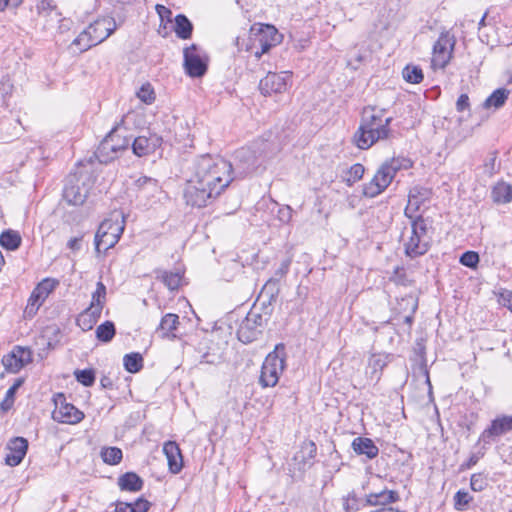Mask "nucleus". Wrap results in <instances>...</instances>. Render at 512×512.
I'll return each instance as SVG.
<instances>
[{
    "mask_svg": "<svg viewBox=\"0 0 512 512\" xmlns=\"http://www.w3.org/2000/svg\"><path fill=\"white\" fill-rule=\"evenodd\" d=\"M385 130L378 131L371 126H360L353 135V143L362 150L369 149L377 141L384 140Z\"/></svg>",
    "mask_w": 512,
    "mask_h": 512,
    "instance_id": "a211bd4d",
    "label": "nucleus"
},
{
    "mask_svg": "<svg viewBox=\"0 0 512 512\" xmlns=\"http://www.w3.org/2000/svg\"><path fill=\"white\" fill-rule=\"evenodd\" d=\"M24 382H25L24 378H22V377L17 378L15 380V382L13 383V385L11 387H9V389L6 391L5 397L0 403V409L3 412H7L12 408L14 401H15V395H16L18 389L24 384Z\"/></svg>",
    "mask_w": 512,
    "mask_h": 512,
    "instance_id": "c9c22d12",
    "label": "nucleus"
},
{
    "mask_svg": "<svg viewBox=\"0 0 512 512\" xmlns=\"http://www.w3.org/2000/svg\"><path fill=\"white\" fill-rule=\"evenodd\" d=\"M276 301H270L269 298H261L259 301L257 300L255 303H259L257 305L258 311L264 313L265 317H271L274 311V303Z\"/></svg>",
    "mask_w": 512,
    "mask_h": 512,
    "instance_id": "680f3d73",
    "label": "nucleus"
},
{
    "mask_svg": "<svg viewBox=\"0 0 512 512\" xmlns=\"http://www.w3.org/2000/svg\"><path fill=\"white\" fill-rule=\"evenodd\" d=\"M403 302H407V304L411 305V311L410 314L406 315L403 318V323L408 326V331L411 330L412 324L414 322V315L418 309V298L413 297L412 295H408L404 298H402Z\"/></svg>",
    "mask_w": 512,
    "mask_h": 512,
    "instance_id": "5fc2aeb1",
    "label": "nucleus"
},
{
    "mask_svg": "<svg viewBox=\"0 0 512 512\" xmlns=\"http://www.w3.org/2000/svg\"><path fill=\"white\" fill-rule=\"evenodd\" d=\"M283 36L271 24L255 23L249 30L245 50L254 54L257 59L268 53L272 47L282 42Z\"/></svg>",
    "mask_w": 512,
    "mask_h": 512,
    "instance_id": "7ed1b4c3",
    "label": "nucleus"
},
{
    "mask_svg": "<svg viewBox=\"0 0 512 512\" xmlns=\"http://www.w3.org/2000/svg\"><path fill=\"white\" fill-rule=\"evenodd\" d=\"M291 263V257L283 259L280 263V266L275 270L274 276L272 278H278V281H280V279L286 276V274L289 272Z\"/></svg>",
    "mask_w": 512,
    "mask_h": 512,
    "instance_id": "e2e57ef3",
    "label": "nucleus"
},
{
    "mask_svg": "<svg viewBox=\"0 0 512 512\" xmlns=\"http://www.w3.org/2000/svg\"><path fill=\"white\" fill-rule=\"evenodd\" d=\"M488 486V478L484 473H474L470 478V487L474 492H482Z\"/></svg>",
    "mask_w": 512,
    "mask_h": 512,
    "instance_id": "6e6d98bb",
    "label": "nucleus"
},
{
    "mask_svg": "<svg viewBox=\"0 0 512 512\" xmlns=\"http://www.w3.org/2000/svg\"><path fill=\"white\" fill-rule=\"evenodd\" d=\"M410 220L411 234L404 240V254L410 259L425 255L431 248L432 237L428 234L432 229V220L423 215L408 218Z\"/></svg>",
    "mask_w": 512,
    "mask_h": 512,
    "instance_id": "f03ea898",
    "label": "nucleus"
},
{
    "mask_svg": "<svg viewBox=\"0 0 512 512\" xmlns=\"http://www.w3.org/2000/svg\"><path fill=\"white\" fill-rule=\"evenodd\" d=\"M124 121L116 124L106 137L100 142L97 150L94 152V157L102 164H108L117 157V153L122 150H127L130 145V139L123 137L121 143H114L117 131Z\"/></svg>",
    "mask_w": 512,
    "mask_h": 512,
    "instance_id": "0eeeda50",
    "label": "nucleus"
},
{
    "mask_svg": "<svg viewBox=\"0 0 512 512\" xmlns=\"http://www.w3.org/2000/svg\"><path fill=\"white\" fill-rule=\"evenodd\" d=\"M59 285V281L54 278H45L39 282L33 289L24 313L27 317L32 318L36 315L38 309L46 300L51 292Z\"/></svg>",
    "mask_w": 512,
    "mask_h": 512,
    "instance_id": "9b49d317",
    "label": "nucleus"
},
{
    "mask_svg": "<svg viewBox=\"0 0 512 512\" xmlns=\"http://www.w3.org/2000/svg\"><path fill=\"white\" fill-rule=\"evenodd\" d=\"M414 352L421 358V364L426 367V346L423 338L416 340Z\"/></svg>",
    "mask_w": 512,
    "mask_h": 512,
    "instance_id": "0e129e2a",
    "label": "nucleus"
},
{
    "mask_svg": "<svg viewBox=\"0 0 512 512\" xmlns=\"http://www.w3.org/2000/svg\"><path fill=\"white\" fill-rule=\"evenodd\" d=\"M163 453L167 458L168 469L172 474L181 472L184 461L181 449L175 441H167L163 445Z\"/></svg>",
    "mask_w": 512,
    "mask_h": 512,
    "instance_id": "aec40b11",
    "label": "nucleus"
},
{
    "mask_svg": "<svg viewBox=\"0 0 512 512\" xmlns=\"http://www.w3.org/2000/svg\"><path fill=\"white\" fill-rule=\"evenodd\" d=\"M86 29L92 38V43L85 44V48H91L102 43L113 34L117 29V24L113 17L105 16L95 20Z\"/></svg>",
    "mask_w": 512,
    "mask_h": 512,
    "instance_id": "4468645a",
    "label": "nucleus"
},
{
    "mask_svg": "<svg viewBox=\"0 0 512 512\" xmlns=\"http://www.w3.org/2000/svg\"><path fill=\"white\" fill-rule=\"evenodd\" d=\"M180 325L179 316L175 313L165 314L156 328V333L162 339L174 340L177 335L174 333Z\"/></svg>",
    "mask_w": 512,
    "mask_h": 512,
    "instance_id": "b1692460",
    "label": "nucleus"
},
{
    "mask_svg": "<svg viewBox=\"0 0 512 512\" xmlns=\"http://www.w3.org/2000/svg\"><path fill=\"white\" fill-rule=\"evenodd\" d=\"M162 142V137L156 134H151L149 137L141 135L133 140L131 148L137 157H144L154 153Z\"/></svg>",
    "mask_w": 512,
    "mask_h": 512,
    "instance_id": "6ab92c4d",
    "label": "nucleus"
},
{
    "mask_svg": "<svg viewBox=\"0 0 512 512\" xmlns=\"http://www.w3.org/2000/svg\"><path fill=\"white\" fill-rule=\"evenodd\" d=\"M102 311L87 307L76 318V324L82 331L91 330L101 317Z\"/></svg>",
    "mask_w": 512,
    "mask_h": 512,
    "instance_id": "cd10ccee",
    "label": "nucleus"
},
{
    "mask_svg": "<svg viewBox=\"0 0 512 512\" xmlns=\"http://www.w3.org/2000/svg\"><path fill=\"white\" fill-rule=\"evenodd\" d=\"M383 191H385V187L375 174L370 182L364 184L362 193L363 196L367 198H374L381 194Z\"/></svg>",
    "mask_w": 512,
    "mask_h": 512,
    "instance_id": "a18cd8bd",
    "label": "nucleus"
},
{
    "mask_svg": "<svg viewBox=\"0 0 512 512\" xmlns=\"http://www.w3.org/2000/svg\"><path fill=\"white\" fill-rule=\"evenodd\" d=\"M404 80L411 84H419L424 79L422 69L417 65L408 64L402 71Z\"/></svg>",
    "mask_w": 512,
    "mask_h": 512,
    "instance_id": "58836bf2",
    "label": "nucleus"
},
{
    "mask_svg": "<svg viewBox=\"0 0 512 512\" xmlns=\"http://www.w3.org/2000/svg\"><path fill=\"white\" fill-rule=\"evenodd\" d=\"M106 301V286L102 281L96 284V290L92 293V299L89 307L102 311Z\"/></svg>",
    "mask_w": 512,
    "mask_h": 512,
    "instance_id": "ea45409f",
    "label": "nucleus"
},
{
    "mask_svg": "<svg viewBox=\"0 0 512 512\" xmlns=\"http://www.w3.org/2000/svg\"><path fill=\"white\" fill-rule=\"evenodd\" d=\"M131 503L130 512H148L152 504L143 496L138 497L134 502Z\"/></svg>",
    "mask_w": 512,
    "mask_h": 512,
    "instance_id": "bf43d9fd",
    "label": "nucleus"
},
{
    "mask_svg": "<svg viewBox=\"0 0 512 512\" xmlns=\"http://www.w3.org/2000/svg\"><path fill=\"white\" fill-rule=\"evenodd\" d=\"M291 85L292 72H268L267 75L260 80L258 89L263 96L268 97L273 94L285 93Z\"/></svg>",
    "mask_w": 512,
    "mask_h": 512,
    "instance_id": "6e6552de",
    "label": "nucleus"
},
{
    "mask_svg": "<svg viewBox=\"0 0 512 512\" xmlns=\"http://www.w3.org/2000/svg\"><path fill=\"white\" fill-rule=\"evenodd\" d=\"M56 409L53 411V419L67 424H77L84 418V413L71 403L65 402L63 393L55 399Z\"/></svg>",
    "mask_w": 512,
    "mask_h": 512,
    "instance_id": "2eb2a0df",
    "label": "nucleus"
},
{
    "mask_svg": "<svg viewBox=\"0 0 512 512\" xmlns=\"http://www.w3.org/2000/svg\"><path fill=\"white\" fill-rule=\"evenodd\" d=\"M156 278L161 280L170 290H177L180 287L182 274L180 272L155 270Z\"/></svg>",
    "mask_w": 512,
    "mask_h": 512,
    "instance_id": "72a5a7b5",
    "label": "nucleus"
},
{
    "mask_svg": "<svg viewBox=\"0 0 512 512\" xmlns=\"http://www.w3.org/2000/svg\"><path fill=\"white\" fill-rule=\"evenodd\" d=\"M491 198L496 204H506L512 201V185L504 181L497 182L491 190Z\"/></svg>",
    "mask_w": 512,
    "mask_h": 512,
    "instance_id": "c756f323",
    "label": "nucleus"
},
{
    "mask_svg": "<svg viewBox=\"0 0 512 512\" xmlns=\"http://www.w3.org/2000/svg\"><path fill=\"white\" fill-rule=\"evenodd\" d=\"M121 218V223L118 222V219L115 221L112 219H105L100 223L94 239L95 252L97 255L106 253L120 240L125 228L123 214H121Z\"/></svg>",
    "mask_w": 512,
    "mask_h": 512,
    "instance_id": "39448f33",
    "label": "nucleus"
},
{
    "mask_svg": "<svg viewBox=\"0 0 512 512\" xmlns=\"http://www.w3.org/2000/svg\"><path fill=\"white\" fill-rule=\"evenodd\" d=\"M117 484L121 491L139 492L143 489L144 481L137 473L128 471L118 477Z\"/></svg>",
    "mask_w": 512,
    "mask_h": 512,
    "instance_id": "bb28decb",
    "label": "nucleus"
},
{
    "mask_svg": "<svg viewBox=\"0 0 512 512\" xmlns=\"http://www.w3.org/2000/svg\"><path fill=\"white\" fill-rule=\"evenodd\" d=\"M351 446L356 454L365 455L370 460L376 458L379 454V448L372 439L367 437H356Z\"/></svg>",
    "mask_w": 512,
    "mask_h": 512,
    "instance_id": "a878e982",
    "label": "nucleus"
},
{
    "mask_svg": "<svg viewBox=\"0 0 512 512\" xmlns=\"http://www.w3.org/2000/svg\"><path fill=\"white\" fill-rule=\"evenodd\" d=\"M394 168L388 167V164L385 162L382 163V165L379 167V169L376 172V176L380 180V182L383 184L385 189L391 184L392 180L394 179Z\"/></svg>",
    "mask_w": 512,
    "mask_h": 512,
    "instance_id": "603ef678",
    "label": "nucleus"
},
{
    "mask_svg": "<svg viewBox=\"0 0 512 512\" xmlns=\"http://www.w3.org/2000/svg\"><path fill=\"white\" fill-rule=\"evenodd\" d=\"M5 126L12 127L11 132H8V134L3 137L6 141H10L14 137H19L23 129L19 119L4 118L0 123V129L3 131Z\"/></svg>",
    "mask_w": 512,
    "mask_h": 512,
    "instance_id": "c03bdc74",
    "label": "nucleus"
},
{
    "mask_svg": "<svg viewBox=\"0 0 512 512\" xmlns=\"http://www.w3.org/2000/svg\"><path fill=\"white\" fill-rule=\"evenodd\" d=\"M317 454V446L312 440H305L301 444V449L297 452L292 461L297 465V469L304 473L307 468H310L313 463H308L309 460L314 459Z\"/></svg>",
    "mask_w": 512,
    "mask_h": 512,
    "instance_id": "412c9836",
    "label": "nucleus"
},
{
    "mask_svg": "<svg viewBox=\"0 0 512 512\" xmlns=\"http://www.w3.org/2000/svg\"><path fill=\"white\" fill-rule=\"evenodd\" d=\"M101 457L106 464L117 465L122 461L123 453L120 448L112 446L103 448L101 451Z\"/></svg>",
    "mask_w": 512,
    "mask_h": 512,
    "instance_id": "79ce46f5",
    "label": "nucleus"
},
{
    "mask_svg": "<svg viewBox=\"0 0 512 512\" xmlns=\"http://www.w3.org/2000/svg\"><path fill=\"white\" fill-rule=\"evenodd\" d=\"M143 357L139 352H131L123 357V365L127 372L135 374L143 368Z\"/></svg>",
    "mask_w": 512,
    "mask_h": 512,
    "instance_id": "f704fd0d",
    "label": "nucleus"
},
{
    "mask_svg": "<svg viewBox=\"0 0 512 512\" xmlns=\"http://www.w3.org/2000/svg\"><path fill=\"white\" fill-rule=\"evenodd\" d=\"M429 195L430 191L428 189L417 186L411 189L408 195V204L404 209V216L406 218L416 217V212L429 199Z\"/></svg>",
    "mask_w": 512,
    "mask_h": 512,
    "instance_id": "4be33fe9",
    "label": "nucleus"
},
{
    "mask_svg": "<svg viewBox=\"0 0 512 512\" xmlns=\"http://www.w3.org/2000/svg\"><path fill=\"white\" fill-rule=\"evenodd\" d=\"M32 350L29 347L16 345L2 357V365L9 373H18L22 368L33 361Z\"/></svg>",
    "mask_w": 512,
    "mask_h": 512,
    "instance_id": "ddd939ff",
    "label": "nucleus"
},
{
    "mask_svg": "<svg viewBox=\"0 0 512 512\" xmlns=\"http://www.w3.org/2000/svg\"><path fill=\"white\" fill-rule=\"evenodd\" d=\"M91 39L90 34L85 29L73 40L72 45L78 46L80 52H85L89 49L85 48V44L92 43Z\"/></svg>",
    "mask_w": 512,
    "mask_h": 512,
    "instance_id": "052dcab7",
    "label": "nucleus"
},
{
    "mask_svg": "<svg viewBox=\"0 0 512 512\" xmlns=\"http://www.w3.org/2000/svg\"><path fill=\"white\" fill-rule=\"evenodd\" d=\"M510 91L506 88H498L494 90L483 102L482 107L485 109H499L506 103Z\"/></svg>",
    "mask_w": 512,
    "mask_h": 512,
    "instance_id": "2f4dec72",
    "label": "nucleus"
},
{
    "mask_svg": "<svg viewBox=\"0 0 512 512\" xmlns=\"http://www.w3.org/2000/svg\"><path fill=\"white\" fill-rule=\"evenodd\" d=\"M286 346L284 343L275 345L274 350L268 353L261 367L259 384L262 388L275 387L280 375L286 369Z\"/></svg>",
    "mask_w": 512,
    "mask_h": 512,
    "instance_id": "20e7f679",
    "label": "nucleus"
},
{
    "mask_svg": "<svg viewBox=\"0 0 512 512\" xmlns=\"http://www.w3.org/2000/svg\"><path fill=\"white\" fill-rule=\"evenodd\" d=\"M400 500L399 493L395 490L384 489L378 493H370L366 495L363 506H383L396 503Z\"/></svg>",
    "mask_w": 512,
    "mask_h": 512,
    "instance_id": "5701e85b",
    "label": "nucleus"
},
{
    "mask_svg": "<svg viewBox=\"0 0 512 512\" xmlns=\"http://www.w3.org/2000/svg\"><path fill=\"white\" fill-rule=\"evenodd\" d=\"M198 50V45L191 44L183 51V66L186 74L192 78H200L208 70L209 58L206 54H200Z\"/></svg>",
    "mask_w": 512,
    "mask_h": 512,
    "instance_id": "1a4fd4ad",
    "label": "nucleus"
},
{
    "mask_svg": "<svg viewBox=\"0 0 512 512\" xmlns=\"http://www.w3.org/2000/svg\"><path fill=\"white\" fill-rule=\"evenodd\" d=\"M389 362V355H372L369 359V367L372 368L373 373L382 372V370L387 366Z\"/></svg>",
    "mask_w": 512,
    "mask_h": 512,
    "instance_id": "4d7b16f0",
    "label": "nucleus"
},
{
    "mask_svg": "<svg viewBox=\"0 0 512 512\" xmlns=\"http://www.w3.org/2000/svg\"><path fill=\"white\" fill-rule=\"evenodd\" d=\"M28 446V440L24 437L10 439L6 447L9 453L6 454L5 463L11 467L18 466L26 456Z\"/></svg>",
    "mask_w": 512,
    "mask_h": 512,
    "instance_id": "f3484780",
    "label": "nucleus"
},
{
    "mask_svg": "<svg viewBox=\"0 0 512 512\" xmlns=\"http://www.w3.org/2000/svg\"><path fill=\"white\" fill-rule=\"evenodd\" d=\"M456 45V38L449 31H443L433 45L432 65L445 68L450 62Z\"/></svg>",
    "mask_w": 512,
    "mask_h": 512,
    "instance_id": "9d476101",
    "label": "nucleus"
},
{
    "mask_svg": "<svg viewBox=\"0 0 512 512\" xmlns=\"http://www.w3.org/2000/svg\"><path fill=\"white\" fill-rule=\"evenodd\" d=\"M480 262V256L478 252L468 250L461 254L459 263L470 269H477Z\"/></svg>",
    "mask_w": 512,
    "mask_h": 512,
    "instance_id": "3c124183",
    "label": "nucleus"
},
{
    "mask_svg": "<svg viewBox=\"0 0 512 512\" xmlns=\"http://www.w3.org/2000/svg\"><path fill=\"white\" fill-rule=\"evenodd\" d=\"M193 23L184 14H177L174 19L173 30L179 39L187 40L192 37Z\"/></svg>",
    "mask_w": 512,
    "mask_h": 512,
    "instance_id": "c85d7f7f",
    "label": "nucleus"
},
{
    "mask_svg": "<svg viewBox=\"0 0 512 512\" xmlns=\"http://www.w3.org/2000/svg\"><path fill=\"white\" fill-rule=\"evenodd\" d=\"M137 96L146 104H151L155 100V92L149 83L141 86L137 92Z\"/></svg>",
    "mask_w": 512,
    "mask_h": 512,
    "instance_id": "13d9d810",
    "label": "nucleus"
},
{
    "mask_svg": "<svg viewBox=\"0 0 512 512\" xmlns=\"http://www.w3.org/2000/svg\"><path fill=\"white\" fill-rule=\"evenodd\" d=\"M264 330L258 328L257 324L251 323L246 317L241 321L237 329V338L243 344H250L259 339Z\"/></svg>",
    "mask_w": 512,
    "mask_h": 512,
    "instance_id": "393cba45",
    "label": "nucleus"
},
{
    "mask_svg": "<svg viewBox=\"0 0 512 512\" xmlns=\"http://www.w3.org/2000/svg\"><path fill=\"white\" fill-rule=\"evenodd\" d=\"M246 318L251 320V323L257 324L258 328L265 329L271 317L264 315L258 311L257 303H254L251 310L247 313Z\"/></svg>",
    "mask_w": 512,
    "mask_h": 512,
    "instance_id": "09e8293b",
    "label": "nucleus"
},
{
    "mask_svg": "<svg viewBox=\"0 0 512 512\" xmlns=\"http://www.w3.org/2000/svg\"><path fill=\"white\" fill-rule=\"evenodd\" d=\"M389 279L396 285L404 287L412 286L414 283L412 279H409L405 268L402 266L395 267Z\"/></svg>",
    "mask_w": 512,
    "mask_h": 512,
    "instance_id": "49530a36",
    "label": "nucleus"
},
{
    "mask_svg": "<svg viewBox=\"0 0 512 512\" xmlns=\"http://www.w3.org/2000/svg\"><path fill=\"white\" fill-rule=\"evenodd\" d=\"M74 377L84 387H91L95 383L96 372L93 368L77 369L74 371Z\"/></svg>",
    "mask_w": 512,
    "mask_h": 512,
    "instance_id": "37998d69",
    "label": "nucleus"
},
{
    "mask_svg": "<svg viewBox=\"0 0 512 512\" xmlns=\"http://www.w3.org/2000/svg\"><path fill=\"white\" fill-rule=\"evenodd\" d=\"M280 292L279 281L278 278H270L266 281L263 286L259 296L258 301L261 298H269L270 301H276Z\"/></svg>",
    "mask_w": 512,
    "mask_h": 512,
    "instance_id": "4c0bfd02",
    "label": "nucleus"
},
{
    "mask_svg": "<svg viewBox=\"0 0 512 512\" xmlns=\"http://www.w3.org/2000/svg\"><path fill=\"white\" fill-rule=\"evenodd\" d=\"M385 109H377L376 106H366L363 108L360 126H371L372 129H378V123L383 117Z\"/></svg>",
    "mask_w": 512,
    "mask_h": 512,
    "instance_id": "7c9ffc66",
    "label": "nucleus"
},
{
    "mask_svg": "<svg viewBox=\"0 0 512 512\" xmlns=\"http://www.w3.org/2000/svg\"><path fill=\"white\" fill-rule=\"evenodd\" d=\"M190 170L191 176L184 188V199L192 207H206L234 180L233 165L220 156H196Z\"/></svg>",
    "mask_w": 512,
    "mask_h": 512,
    "instance_id": "f257e3e1",
    "label": "nucleus"
},
{
    "mask_svg": "<svg viewBox=\"0 0 512 512\" xmlns=\"http://www.w3.org/2000/svg\"><path fill=\"white\" fill-rule=\"evenodd\" d=\"M510 431H512V415H499L483 430L478 442L483 444V449H486L487 445L497 442L501 436Z\"/></svg>",
    "mask_w": 512,
    "mask_h": 512,
    "instance_id": "f8f14e48",
    "label": "nucleus"
},
{
    "mask_svg": "<svg viewBox=\"0 0 512 512\" xmlns=\"http://www.w3.org/2000/svg\"><path fill=\"white\" fill-rule=\"evenodd\" d=\"M498 151H491L483 164L484 173L489 177L493 176L499 170V164L497 165Z\"/></svg>",
    "mask_w": 512,
    "mask_h": 512,
    "instance_id": "864d4df0",
    "label": "nucleus"
},
{
    "mask_svg": "<svg viewBox=\"0 0 512 512\" xmlns=\"http://www.w3.org/2000/svg\"><path fill=\"white\" fill-rule=\"evenodd\" d=\"M98 341L109 343L116 335V327L114 322L107 320L100 324L95 331Z\"/></svg>",
    "mask_w": 512,
    "mask_h": 512,
    "instance_id": "e433bc0d",
    "label": "nucleus"
},
{
    "mask_svg": "<svg viewBox=\"0 0 512 512\" xmlns=\"http://www.w3.org/2000/svg\"><path fill=\"white\" fill-rule=\"evenodd\" d=\"M277 216L282 223H288L292 218V209L289 206L281 207Z\"/></svg>",
    "mask_w": 512,
    "mask_h": 512,
    "instance_id": "774afa93",
    "label": "nucleus"
},
{
    "mask_svg": "<svg viewBox=\"0 0 512 512\" xmlns=\"http://www.w3.org/2000/svg\"><path fill=\"white\" fill-rule=\"evenodd\" d=\"M483 456H484V453H473V454H471V456L468 458V460L460 465V470L464 471V470L471 469L473 466H475L478 463V461Z\"/></svg>",
    "mask_w": 512,
    "mask_h": 512,
    "instance_id": "338daca9",
    "label": "nucleus"
},
{
    "mask_svg": "<svg viewBox=\"0 0 512 512\" xmlns=\"http://www.w3.org/2000/svg\"><path fill=\"white\" fill-rule=\"evenodd\" d=\"M453 501L455 510L465 511L473 501V497L467 491L461 489L454 494Z\"/></svg>",
    "mask_w": 512,
    "mask_h": 512,
    "instance_id": "de8ad7c7",
    "label": "nucleus"
},
{
    "mask_svg": "<svg viewBox=\"0 0 512 512\" xmlns=\"http://www.w3.org/2000/svg\"><path fill=\"white\" fill-rule=\"evenodd\" d=\"M365 167L361 163L353 164L343 177V181L348 187H352L357 181L363 178Z\"/></svg>",
    "mask_w": 512,
    "mask_h": 512,
    "instance_id": "a19ab883",
    "label": "nucleus"
},
{
    "mask_svg": "<svg viewBox=\"0 0 512 512\" xmlns=\"http://www.w3.org/2000/svg\"><path fill=\"white\" fill-rule=\"evenodd\" d=\"M235 166L233 167V177L244 178L251 174L257 168V158L255 154L245 148H241L235 153Z\"/></svg>",
    "mask_w": 512,
    "mask_h": 512,
    "instance_id": "dca6fc26",
    "label": "nucleus"
},
{
    "mask_svg": "<svg viewBox=\"0 0 512 512\" xmlns=\"http://www.w3.org/2000/svg\"><path fill=\"white\" fill-rule=\"evenodd\" d=\"M21 243L22 238L18 231L6 229L0 234V246L8 251L17 250Z\"/></svg>",
    "mask_w": 512,
    "mask_h": 512,
    "instance_id": "473e14b6",
    "label": "nucleus"
},
{
    "mask_svg": "<svg viewBox=\"0 0 512 512\" xmlns=\"http://www.w3.org/2000/svg\"><path fill=\"white\" fill-rule=\"evenodd\" d=\"M364 499L357 497L354 491L350 492L346 498H344L343 508L346 512H356L364 508Z\"/></svg>",
    "mask_w": 512,
    "mask_h": 512,
    "instance_id": "8fccbe9b",
    "label": "nucleus"
},
{
    "mask_svg": "<svg viewBox=\"0 0 512 512\" xmlns=\"http://www.w3.org/2000/svg\"><path fill=\"white\" fill-rule=\"evenodd\" d=\"M457 112L470 111L469 96L465 93L461 94L456 101Z\"/></svg>",
    "mask_w": 512,
    "mask_h": 512,
    "instance_id": "69168bd1",
    "label": "nucleus"
},
{
    "mask_svg": "<svg viewBox=\"0 0 512 512\" xmlns=\"http://www.w3.org/2000/svg\"><path fill=\"white\" fill-rule=\"evenodd\" d=\"M91 188L90 179L82 171L70 174L65 180L63 199L69 205L81 206L85 203Z\"/></svg>",
    "mask_w": 512,
    "mask_h": 512,
    "instance_id": "423d86ee",
    "label": "nucleus"
}]
</instances>
